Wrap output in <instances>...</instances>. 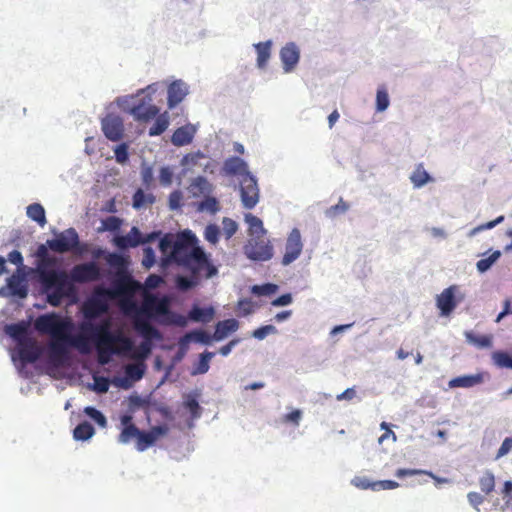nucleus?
<instances>
[{
  "label": "nucleus",
  "instance_id": "nucleus-1",
  "mask_svg": "<svg viewBox=\"0 0 512 512\" xmlns=\"http://www.w3.org/2000/svg\"><path fill=\"white\" fill-rule=\"evenodd\" d=\"M197 238L190 230L173 235L165 234L159 249L163 254L169 253V259L179 266L190 270L194 275L200 273L207 265V257L197 245Z\"/></svg>",
  "mask_w": 512,
  "mask_h": 512
},
{
  "label": "nucleus",
  "instance_id": "nucleus-2",
  "mask_svg": "<svg viewBox=\"0 0 512 512\" xmlns=\"http://www.w3.org/2000/svg\"><path fill=\"white\" fill-rule=\"evenodd\" d=\"M90 331V338L95 344L98 362L101 365L109 363L112 355H126L133 349V341L121 332L110 331V322L104 321L98 325L90 324L83 327Z\"/></svg>",
  "mask_w": 512,
  "mask_h": 512
},
{
  "label": "nucleus",
  "instance_id": "nucleus-3",
  "mask_svg": "<svg viewBox=\"0 0 512 512\" xmlns=\"http://www.w3.org/2000/svg\"><path fill=\"white\" fill-rule=\"evenodd\" d=\"M48 248L47 243L38 246L35 252L37 258L35 272L38 275L39 281L52 284L58 276L64 277V271L55 269L57 259L49 255Z\"/></svg>",
  "mask_w": 512,
  "mask_h": 512
},
{
  "label": "nucleus",
  "instance_id": "nucleus-4",
  "mask_svg": "<svg viewBox=\"0 0 512 512\" xmlns=\"http://www.w3.org/2000/svg\"><path fill=\"white\" fill-rule=\"evenodd\" d=\"M157 83L148 85L141 93L145 95L137 100L130 109V114L135 120L140 122H149L160 112L159 108L153 104L152 93L156 92Z\"/></svg>",
  "mask_w": 512,
  "mask_h": 512
},
{
  "label": "nucleus",
  "instance_id": "nucleus-5",
  "mask_svg": "<svg viewBox=\"0 0 512 512\" xmlns=\"http://www.w3.org/2000/svg\"><path fill=\"white\" fill-rule=\"evenodd\" d=\"M35 328L43 334H50L52 338H67L69 324L55 314L39 316L35 321Z\"/></svg>",
  "mask_w": 512,
  "mask_h": 512
},
{
  "label": "nucleus",
  "instance_id": "nucleus-6",
  "mask_svg": "<svg viewBox=\"0 0 512 512\" xmlns=\"http://www.w3.org/2000/svg\"><path fill=\"white\" fill-rule=\"evenodd\" d=\"M47 294V301L50 305L57 307L64 297L73 291L72 284L68 281V274L64 271V277L58 276L52 284L40 281Z\"/></svg>",
  "mask_w": 512,
  "mask_h": 512
},
{
  "label": "nucleus",
  "instance_id": "nucleus-7",
  "mask_svg": "<svg viewBox=\"0 0 512 512\" xmlns=\"http://www.w3.org/2000/svg\"><path fill=\"white\" fill-rule=\"evenodd\" d=\"M245 255L255 261H267L273 256V247L265 236L253 237L244 247Z\"/></svg>",
  "mask_w": 512,
  "mask_h": 512
},
{
  "label": "nucleus",
  "instance_id": "nucleus-8",
  "mask_svg": "<svg viewBox=\"0 0 512 512\" xmlns=\"http://www.w3.org/2000/svg\"><path fill=\"white\" fill-rule=\"evenodd\" d=\"M240 197L243 207L253 209L259 202V187L251 173H245L240 180Z\"/></svg>",
  "mask_w": 512,
  "mask_h": 512
},
{
  "label": "nucleus",
  "instance_id": "nucleus-9",
  "mask_svg": "<svg viewBox=\"0 0 512 512\" xmlns=\"http://www.w3.org/2000/svg\"><path fill=\"white\" fill-rule=\"evenodd\" d=\"M303 246L300 230L298 228H293L287 236L281 264L283 266H288L296 261L303 251Z\"/></svg>",
  "mask_w": 512,
  "mask_h": 512
},
{
  "label": "nucleus",
  "instance_id": "nucleus-10",
  "mask_svg": "<svg viewBox=\"0 0 512 512\" xmlns=\"http://www.w3.org/2000/svg\"><path fill=\"white\" fill-rule=\"evenodd\" d=\"M51 250L57 253H65L79 246V236L74 228H68L61 232L55 239L47 241Z\"/></svg>",
  "mask_w": 512,
  "mask_h": 512
},
{
  "label": "nucleus",
  "instance_id": "nucleus-11",
  "mask_svg": "<svg viewBox=\"0 0 512 512\" xmlns=\"http://www.w3.org/2000/svg\"><path fill=\"white\" fill-rule=\"evenodd\" d=\"M100 268L95 262L75 265L68 275L76 283H89L100 279Z\"/></svg>",
  "mask_w": 512,
  "mask_h": 512
},
{
  "label": "nucleus",
  "instance_id": "nucleus-12",
  "mask_svg": "<svg viewBox=\"0 0 512 512\" xmlns=\"http://www.w3.org/2000/svg\"><path fill=\"white\" fill-rule=\"evenodd\" d=\"M152 313L157 315H168L169 311V300L167 298H158L153 295H148L144 298L141 310L138 314L150 317Z\"/></svg>",
  "mask_w": 512,
  "mask_h": 512
},
{
  "label": "nucleus",
  "instance_id": "nucleus-13",
  "mask_svg": "<svg viewBox=\"0 0 512 512\" xmlns=\"http://www.w3.org/2000/svg\"><path fill=\"white\" fill-rule=\"evenodd\" d=\"M102 130L104 135L111 141H119L123 137L124 124L121 117L108 114L102 119Z\"/></svg>",
  "mask_w": 512,
  "mask_h": 512
},
{
  "label": "nucleus",
  "instance_id": "nucleus-14",
  "mask_svg": "<svg viewBox=\"0 0 512 512\" xmlns=\"http://www.w3.org/2000/svg\"><path fill=\"white\" fill-rule=\"evenodd\" d=\"M458 290L457 286L452 285L445 288L436 298V305L440 310L442 316H449L458 304L455 293Z\"/></svg>",
  "mask_w": 512,
  "mask_h": 512
},
{
  "label": "nucleus",
  "instance_id": "nucleus-15",
  "mask_svg": "<svg viewBox=\"0 0 512 512\" xmlns=\"http://www.w3.org/2000/svg\"><path fill=\"white\" fill-rule=\"evenodd\" d=\"M168 429L165 426H154L149 431H139L135 447L138 451L142 452L152 446L159 437L165 435Z\"/></svg>",
  "mask_w": 512,
  "mask_h": 512
},
{
  "label": "nucleus",
  "instance_id": "nucleus-16",
  "mask_svg": "<svg viewBox=\"0 0 512 512\" xmlns=\"http://www.w3.org/2000/svg\"><path fill=\"white\" fill-rule=\"evenodd\" d=\"M121 432L118 435V442L121 444H128L132 440H137L140 429L133 423V416L131 414H124L120 417Z\"/></svg>",
  "mask_w": 512,
  "mask_h": 512
},
{
  "label": "nucleus",
  "instance_id": "nucleus-17",
  "mask_svg": "<svg viewBox=\"0 0 512 512\" xmlns=\"http://www.w3.org/2000/svg\"><path fill=\"white\" fill-rule=\"evenodd\" d=\"M69 334L67 338H53L49 345V358L55 365H60L67 358V344H69Z\"/></svg>",
  "mask_w": 512,
  "mask_h": 512
},
{
  "label": "nucleus",
  "instance_id": "nucleus-18",
  "mask_svg": "<svg viewBox=\"0 0 512 512\" xmlns=\"http://www.w3.org/2000/svg\"><path fill=\"white\" fill-rule=\"evenodd\" d=\"M18 354L22 362L34 363L41 355V349L33 338L18 344Z\"/></svg>",
  "mask_w": 512,
  "mask_h": 512
},
{
  "label": "nucleus",
  "instance_id": "nucleus-19",
  "mask_svg": "<svg viewBox=\"0 0 512 512\" xmlns=\"http://www.w3.org/2000/svg\"><path fill=\"white\" fill-rule=\"evenodd\" d=\"M300 51L295 43L286 44L280 51V59L285 72H291L299 62Z\"/></svg>",
  "mask_w": 512,
  "mask_h": 512
},
{
  "label": "nucleus",
  "instance_id": "nucleus-20",
  "mask_svg": "<svg viewBox=\"0 0 512 512\" xmlns=\"http://www.w3.org/2000/svg\"><path fill=\"white\" fill-rule=\"evenodd\" d=\"M188 94V87L182 80H175L168 86L167 104L169 109H173L183 101Z\"/></svg>",
  "mask_w": 512,
  "mask_h": 512
},
{
  "label": "nucleus",
  "instance_id": "nucleus-21",
  "mask_svg": "<svg viewBox=\"0 0 512 512\" xmlns=\"http://www.w3.org/2000/svg\"><path fill=\"white\" fill-rule=\"evenodd\" d=\"M26 274L24 271L14 273L7 280V286L10 290L11 295L18 296L19 298H25L28 295V287L25 283Z\"/></svg>",
  "mask_w": 512,
  "mask_h": 512
},
{
  "label": "nucleus",
  "instance_id": "nucleus-22",
  "mask_svg": "<svg viewBox=\"0 0 512 512\" xmlns=\"http://www.w3.org/2000/svg\"><path fill=\"white\" fill-rule=\"evenodd\" d=\"M134 328L138 331L143 338L146 340L159 339L161 334L148 320V317L137 314L134 319Z\"/></svg>",
  "mask_w": 512,
  "mask_h": 512
},
{
  "label": "nucleus",
  "instance_id": "nucleus-23",
  "mask_svg": "<svg viewBox=\"0 0 512 512\" xmlns=\"http://www.w3.org/2000/svg\"><path fill=\"white\" fill-rule=\"evenodd\" d=\"M222 169L227 176L240 175L242 178L245 173H250L247 163L243 159L235 156L227 158L223 163Z\"/></svg>",
  "mask_w": 512,
  "mask_h": 512
},
{
  "label": "nucleus",
  "instance_id": "nucleus-24",
  "mask_svg": "<svg viewBox=\"0 0 512 512\" xmlns=\"http://www.w3.org/2000/svg\"><path fill=\"white\" fill-rule=\"evenodd\" d=\"M143 241L141 232L137 227H132L127 235L116 236L114 238L115 245L120 249H126L129 247H137Z\"/></svg>",
  "mask_w": 512,
  "mask_h": 512
},
{
  "label": "nucleus",
  "instance_id": "nucleus-25",
  "mask_svg": "<svg viewBox=\"0 0 512 512\" xmlns=\"http://www.w3.org/2000/svg\"><path fill=\"white\" fill-rule=\"evenodd\" d=\"M195 132V128L191 125L181 126L172 134L171 142L177 147L188 145L192 142Z\"/></svg>",
  "mask_w": 512,
  "mask_h": 512
},
{
  "label": "nucleus",
  "instance_id": "nucleus-26",
  "mask_svg": "<svg viewBox=\"0 0 512 512\" xmlns=\"http://www.w3.org/2000/svg\"><path fill=\"white\" fill-rule=\"evenodd\" d=\"M29 324L25 321H21L15 324H10L5 327V332L9 335L13 340L19 343L25 342L27 339L31 338L29 336Z\"/></svg>",
  "mask_w": 512,
  "mask_h": 512
},
{
  "label": "nucleus",
  "instance_id": "nucleus-27",
  "mask_svg": "<svg viewBox=\"0 0 512 512\" xmlns=\"http://www.w3.org/2000/svg\"><path fill=\"white\" fill-rule=\"evenodd\" d=\"M239 327V323L236 319H226L223 321H219L216 324L215 332L213 334V339L216 341H220L227 337L230 333L235 332Z\"/></svg>",
  "mask_w": 512,
  "mask_h": 512
},
{
  "label": "nucleus",
  "instance_id": "nucleus-28",
  "mask_svg": "<svg viewBox=\"0 0 512 512\" xmlns=\"http://www.w3.org/2000/svg\"><path fill=\"white\" fill-rule=\"evenodd\" d=\"M483 376L481 374L476 375H463L459 377H455L449 381L450 388H470L475 385L482 383Z\"/></svg>",
  "mask_w": 512,
  "mask_h": 512
},
{
  "label": "nucleus",
  "instance_id": "nucleus-29",
  "mask_svg": "<svg viewBox=\"0 0 512 512\" xmlns=\"http://www.w3.org/2000/svg\"><path fill=\"white\" fill-rule=\"evenodd\" d=\"M245 221L248 224V234L250 238L262 237L266 235V230L263 227V222L257 216L250 213L245 215Z\"/></svg>",
  "mask_w": 512,
  "mask_h": 512
},
{
  "label": "nucleus",
  "instance_id": "nucleus-30",
  "mask_svg": "<svg viewBox=\"0 0 512 512\" xmlns=\"http://www.w3.org/2000/svg\"><path fill=\"white\" fill-rule=\"evenodd\" d=\"M189 319L194 322H203L207 323L212 320L214 316V309L212 307L201 308L198 306H193V308L189 311Z\"/></svg>",
  "mask_w": 512,
  "mask_h": 512
},
{
  "label": "nucleus",
  "instance_id": "nucleus-31",
  "mask_svg": "<svg viewBox=\"0 0 512 512\" xmlns=\"http://www.w3.org/2000/svg\"><path fill=\"white\" fill-rule=\"evenodd\" d=\"M271 41L259 42L254 45L257 51V66L265 68L271 55Z\"/></svg>",
  "mask_w": 512,
  "mask_h": 512
},
{
  "label": "nucleus",
  "instance_id": "nucleus-32",
  "mask_svg": "<svg viewBox=\"0 0 512 512\" xmlns=\"http://www.w3.org/2000/svg\"><path fill=\"white\" fill-rule=\"evenodd\" d=\"M169 126L168 112L158 114L155 123L149 128V136H159L164 133Z\"/></svg>",
  "mask_w": 512,
  "mask_h": 512
},
{
  "label": "nucleus",
  "instance_id": "nucleus-33",
  "mask_svg": "<svg viewBox=\"0 0 512 512\" xmlns=\"http://www.w3.org/2000/svg\"><path fill=\"white\" fill-rule=\"evenodd\" d=\"M107 306L100 300H90L84 305V314L87 318H95L106 312Z\"/></svg>",
  "mask_w": 512,
  "mask_h": 512
},
{
  "label": "nucleus",
  "instance_id": "nucleus-34",
  "mask_svg": "<svg viewBox=\"0 0 512 512\" xmlns=\"http://www.w3.org/2000/svg\"><path fill=\"white\" fill-rule=\"evenodd\" d=\"M27 216L37 222L41 227H44L47 222L45 210L39 203H33L27 207Z\"/></svg>",
  "mask_w": 512,
  "mask_h": 512
},
{
  "label": "nucleus",
  "instance_id": "nucleus-35",
  "mask_svg": "<svg viewBox=\"0 0 512 512\" xmlns=\"http://www.w3.org/2000/svg\"><path fill=\"white\" fill-rule=\"evenodd\" d=\"M466 340L478 348H490L492 346L491 335H477L471 331L465 332Z\"/></svg>",
  "mask_w": 512,
  "mask_h": 512
},
{
  "label": "nucleus",
  "instance_id": "nucleus-36",
  "mask_svg": "<svg viewBox=\"0 0 512 512\" xmlns=\"http://www.w3.org/2000/svg\"><path fill=\"white\" fill-rule=\"evenodd\" d=\"M94 433H95V429L92 426V424H90L87 421H84V422L79 423L75 427V429L73 431V437L76 440L85 441V440L90 439L94 435Z\"/></svg>",
  "mask_w": 512,
  "mask_h": 512
},
{
  "label": "nucleus",
  "instance_id": "nucleus-37",
  "mask_svg": "<svg viewBox=\"0 0 512 512\" xmlns=\"http://www.w3.org/2000/svg\"><path fill=\"white\" fill-rule=\"evenodd\" d=\"M479 486H480V489L481 491L486 494V495H489L490 493H492L495 489V476L493 474V472H491L490 470H486L483 475L479 478Z\"/></svg>",
  "mask_w": 512,
  "mask_h": 512
},
{
  "label": "nucleus",
  "instance_id": "nucleus-38",
  "mask_svg": "<svg viewBox=\"0 0 512 512\" xmlns=\"http://www.w3.org/2000/svg\"><path fill=\"white\" fill-rule=\"evenodd\" d=\"M410 179L415 187H422L428 183L431 178L427 171L424 169L423 165L419 164L412 173Z\"/></svg>",
  "mask_w": 512,
  "mask_h": 512
},
{
  "label": "nucleus",
  "instance_id": "nucleus-39",
  "mask_svg": "<svg viewBox=\"0 0 512 512\" xmlns=\"http://www.w3.org/2000/svg\"><path fill=\"white\" fill-rule=\"evenodd\" d=\"M69 345L77 348L81 353L86 354L90 352V341L85 335H78L71 337L69 335Z\"/></svg>",
  "mask_w": 512,
  "mask_h": 512
},
{
  "label": "nucleus",
  "instance_id": "nucleus-40",
  "mask_svg": "<svg viewBox=\"0 0 512 512\" xmlns=\"http://www.w3.org/2000/svg\"><path fill=\"white\" fill-rule=\"evenodd\" d=\"M420 474H426V475L432 477L433 479H435L437 482H447V479H440V478L436 477L435 475H433L432 472L420 470V469L400 468V469H397L395 472V476L398 478H403L406 476L420 475Z\"/></svg>",
  "mask_w": 512,
  "mask_h": 512
},
{
  "label": "nucleus",
  "instance_id": "nucleus-41",
  "mask_svg": "<svg viewBox=\"0 0 512 512\" xmlns=\"http://www.w3.org/2000/svg\"><path fill=\"white\" fill-rule=\"evenodd\" d=\"M183 406L190 412L192 419H197L201 416L202 408L194 396L190 394L187 395L183 402Z\"/></svg>",
  "mask_w": 512,
  "mask_h": 512
},
{
  "label": "nucleus",
  "instance_id": "nucleus-42",
  "mask_svg": "<svg viewBox=\"0 0 512 512\" xmlns=\"http://www.w3.org/2000/svg\"><path fill=\"white\" fill-rule=\"evenodd\" d=\"M492 359L496 366L512 370V357L507 352L496 351L492 354Z\"/></svg>",
  "mask_w": 512,
  "mask_h": 512
},
{
  "label": "nucleus",
  "instance_id": "nucleus-43",
  "mask_svg": "<svg viewBox=\"0 0 512 512\" xmlns=\"http://www.w3.org/2000/svg\"><path fill=\"white\" fill-rule=\"evenodd\" d=\"M154 200L152 194H145L143 190L138 189L133 195V207L139 209L145 204H152Z\"/></svg>",
  "mask_w": 512,
  "mask_h": 512
},
{
  "label": "nucleus",
  "instance_id": "nucleus-44",
  "mask_svg": "<svg viewBox=\"0 0 512 512\" xmlns=\"http://www.w3.org/2000/svg\"><path fill=\"white\" fill-rule=\"evenodd\" d=\"M389 96L385 87H379L376 94V110L378 112L385 111L389 106Z\"/></svg>",
  "mask_w": 512,
  "mask_h": 512
},
{
  "label": "nucleus",
  "instance_id": "nucleus-45",
  "mask_svg": "<svg viewBox=\"0 0 512 512\" xmlns=\"http://www.w3.org/2000/svg\"><path fill=\"white\" fill-rule=\"evenodd\" d=\"M278 290V286L273 283H266L262 285H254L251 288V292L258 296H269Z\"/></svg>",
  "mask_w": 512,
  "mask_h": 512
},
{
  "label": "nucleus",
  "instance_id": "nucleus-46",
  "mask_svg": "<svg viewBox=\"0 0 512 512\" xmlns=\"http://www.w3.org/2000/svg\"><path fill=\"white\" fill-rule=\"evenodd\" d=\"M500 256V251H494L488 257L480 259L476 264L478 271L485 272L490 269V267L499 259Z\"/></svg>",
  "mask_w": 512,
  "mask_h": 512
},
{
  "label": "nucleus",
  "instance_id": "nucleus-47",
  "mask_svg": "<svg viewBox=\"0 0 512 512\" xmlns=\"http://www.w3.org/2000/svg\"><path fill=\"white\" fill-rule=\"evenodd\" d=\"M214 352H204L200 355L198 366L194 374H204L209 370V362L214 357Z\"/></svg>",
  "mask_w": 512,
  "mask_h": 512
},
{
  "label": "nucleus",
  "instance_id": "nucleus-48",
  "mask_svg": "<svg viewBox=\"0 0 512 512\" xmlns=\"http://www.w3.org/2000/svg\"><path fill=\"white\" fill-rule=\"evenodd\" d=\"M349 209V204L346 203L342 198H340L339 202L336 205L329 207L325 214L329 218H334L340 214H344Z\"/></svg>",
  "mask_w": 512,
  "mask_h": 512
},
{
  "label": "nucleus",
  "instance_id": "nucleus-49",
  "mask_svg": "<svg viewBox=\"0 0 512 512\" xmlns=\"http://www.w3.org/2000/svg\"><path fill=\"white\" fill-rule=\"evenodd\" d=\"M191 188L193 194L208 193L211 190V185L206 178L199 176L193 181Z\"/></svg>",
  "mask_w": 512,
  "mask_h": 512
},
{
  "label": "nucleus",
  "instance_id": "nucleus-50",
  "mask_svg": "<svg viewBox=\"0 0 512 512\" xmlns=\"http://www.w3.org/2000/svg\"><path fill=\"white\" fill-rule=\"evenodd\" d=\"M84 413L89 416L92 420H94L99 426L105 427L107 424V420L105 416L96 408L92 406L85 407Z\"/></svg>",
  "mask_w": 512,
  "mask_h": 512
},
{
  "label": "nucleus",
  "instance_id": "nucleus-51",
  "mask_svg": "<svg viewBox=\"0 0 512 512\" xmlns=\"http://www.w3.org/2000/svg\"><path fill=\"white\" fill-rule=\"evenodd\" d=\"M122 220L116 216H109L102 221V230L118 231L121 227Z\"/></svg>",
  "mask_w": 512,
  "mask_h": 512
},
{
  "label": "nucleus",
  "instance_id": "nucleus-52",
  "mask_svg": "<svg viewBox=\"0 0 512 512\" xmlns=\"http://www.w3.org/2000/svg\"><path fill=\"white\" fill-rule=\"evenodd\" d=\"M277 333V329L275 326L273 325H264V326H261L257 329H255L253 332H252V336L255 338V339H258V340H263L265 339L268 335L270 334H276Z\"/></svg>",
  "mask_w": 512,
  "mask_h": 512
},
{
  "label": "nucleus",
  "instance_id": "nucleus-53",
  "mask_svg": "<svg viewBox=\"0 0 512 512\" xmlns=\"http://www.w3.org/2000/svg\"><path fill=\"white\" fill-rule=\"evenodd\" d=\"M223 233L226 239H230L238 230V224L231 218L225 217L222 221Z\"/></svg>",
  "mask_w": 512,
  "mask_h": 512
},
{
  "label": "nucleus",
  "instance_id": "nucleus-54",
  "mask_svg": "<svg viewBox=\"0 0 512 512\" xmlns=\"http://www.w3.org/2000/svg\"><path fill=\"white\" fill-rule=\"evenodd\" d=\"M219 234V228L215 224H209L208 226H206L204 231L205 239L212 244H216L218 242Z\"/></svg>",
  "mask_w": 512,
  "mask_h": 512
},
{
  "label": "nucleus",
  "instance_id": "nucleus-55",
  "mask_svg": "<svg viewBox=\"0 0 512 512\" xmlns=\"http://www.w3.org/2000/svg\"><path fill=\"white\" fill-rule=\"evenodd\" d=\"M8 261L14 265H16L17 271L22 272L25 269V266L23 264V256L20 251L13 250L8 254Z\"/></svg>",
  "mask_w": 512,
  "mask_h": 512
},
{
  "label": "nucleus",
  "instance_id": "nucleus-56",
  "mask_svg": "<svg viewBox=\"0 0 512 512\" xmlns=\"http://www.w3.org/2000/svg\"><path fill=\"white\" fill-rule=\"evenodd\" d=\"M200 209L209 211L211 213H216L219 210V203L214 197H206L200 203Z\"/></svg>",
  "mask_w": 512,
  "mask_h": 512
},
{
  "label": "nucleus",
  "instance_id": "nucleus-57",
  "mask_svg": "<svg viewBox=\"0 0 512 512\" xmlns=\"http://www.w3.org/2000/svg\"><path fill=\"white\" fill-rule=\"evenodd\" d=\"M399 487V483L394 480L374 481L373 491L392 490Z\"/></svg>",
  "mask_w": 512,
  "mask_h": 512
},
{
  "label": "nucleus",
  "instance_id": "nucleus-58",
  "mask_svg": "<svg viewBox=\"0 0 512 512\" xmlns=\"http://www.w3.org/2000/svg\"><path fill=\"white\" fill-rule=\"evenodd\" d=\"M173 180V171L170 167H162L159 173V181L163 186H169L172 184Z\"/></svg>",
  "mask_w": 512,
  "mask_h": 512
},
{
  "label": "nucleus",
  "instance_id": "nucleus-59",
  "mask_svg": "<svg viewBox=\"0 0 512 512\" xmlns=\"http://www.w3.org/2000/svg\"><path fill=\"white\" fill-rule=\"evenodd\" d=\"M352 484L362 490H367V489L373 490V487H374V481H370L366 477H355L352 480Z\"/></svg>",
  "mask_w": 512,
  "mask_h": 512
},
{
  "label": "nucleus",
  "instance_id": "nucleus-60",
  "mask_svg": "<svg viewBox=\"0 0 512 512\" xmlns=\"http://www.w3.org/2000/svg\"><path fill=\"white\" fill-rule=\"evenodd\" d=\"M143 252H144V257H143L142 264L146 268H151L155 264V261H156L154 250L151 247H146V248H144Z\"/></svg>",
  "mask_w": 512,
  "mask_h": 512
},
{
  "label": "nucleus",
  "instance_id": "nucleus-61",
  "mask_svg": "<svg viewBox=\"0 0 512 512\" xmlns=\"http://www.w3.org/2000/svg\"><path fill=\"white\" fill-rule=\"evenodd\" d=\"M301 418H302L301 410L295 409L292 412L283 416V422L284 423H292L295 426H298Z\"/></svg>",
  "mask_w": 512,
  "mask_h": 512
},
{
  "label": "nucleus",
  "instance_id": "nucleus-62",
  "mask_svg": "<svg viewBox=\"0 0 512 512\" xmlns=\"http://www.w3.org/2000/svg\"><path fill=\"white\" fill-rule=\"evenodd\" d=\"M115 158L118 163H124L128 159V147L126 144H120L115 149Z\"/></svg>",
  "mask_w": 512,
  "mask_h": 512
},
{
  "label": "nucleus",
  "instance_id": "nucleus-63",
  "mask_svg": "<svg viewBox=\"0 0 512 512\" xmlns=\"http://www.w3.org/2000/svg\"><path fill=\"white\" fill-rule=\"evenodd\" d=\"M512 450V437H507L502 442L498 452L496 454V459H499L505 455H507Z\"/></svg>",
  "mask_w": 512,
  "mask_h": 512
},
{
  "label": "nucleus",
  "instance_id": "nucleus-64",
  "mask_svg": "<svg viewBox=\"0 0 512 512\" xmlns=\"http://www.w3.org/2000/svg\"><path fill=\"white\" fill-rule=\"evenodd\" d=\"M108 263L115 268H124L125 266V259L123 256L113 253L110 254L107 258Z\"/></svg>",
  "mask_w": 512,
  "mask_h": 512
}]
</instances>
